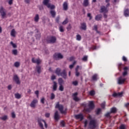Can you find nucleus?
<instances>
[{
	"label": "nucleus",
	"mask_w": 129,
	"mask_h": 129,
	"mask_svg": "<svg viewBox=\"0 0 129 129\" xmlns=\"http://www.w3.org/2000/svg\"><path fill=\"white\" fill-rule=\"evenodd\" d=\"M49 2L50 0H43V4L44 6H46L48 9H50V14L52 18H55L56 17V12L54 10L55 8V5H51L49 3Z\"/></svg>",
	"instance_id": "1"
},
{
	"label": "nucleus",
	"mask_w": 129,
	"mask_h": 129,
	"mask_svg": "<svg viewBox=\"0 0 129 129\" xmlns=\"http://www.w3.org/2000/svg\"><path fill=\"white\" fill-rule=\"evenodd\" d=\"M90 121L88 124V128L95 129L97 127V120L94 119H91L90 117Z\"/></svg>",
	"instance_id": "2"
},
{
	"label": "nucleus",
	"mask_w": 129,
	"mask_h": 129,
	"mask_svg": "<svg viewBox=\"0 0 129 129\" xmlns=\"http://www.w3.org/2000/svg\"><path fill=\"white\" fill-rule=\"evenodd\" d=\"M88 106L89 108H85L84 109V112H88L89 113L90 112H91V111H92V110L94 109V108L95 107V106L94 105V103H93V101H92L89 102Z\"/></svg>",
	"instance_id": "3"
},
{
	"label": "nucleus",
	"mask_w": 129,
	"mask_h": 129,
	"mask_svg": "<svg viewBox=\"0 0 129 129\" xmlns=\"http://www.w3.org/2000/svg\"><path fill=\"white\" fill-rule=\"evenodd\" d=\"M55 108H58L61 114H66V113H67V108H66L65 110H64V106H63L62 105L59 104V102L56 103Z\"/></svg>",
	"instance_id": "4"
},
{
	"label": "nucleus",
	"mask_w": 129,
	"mask_h": 129,
	"mask_svg": "<svg viewBox=\"0 0 129 129\" xmlns=\"http://www.w3.org/2000/svg\"><path fill=\"white\" fill-rule=\"evenodd\" d=\"M57 38L55 36H49L47 37L46 39V42L48 44H54V43H56V41Z\"/></svg>",
	"instance_id": "5"
},
{
	"label": "nucleus",
	"mask_w": 129,
	"mask_h": 129,
	"mask_svg": "<svg viewBox=\"0 0 129 129\" xmlns=\"http://www.w3.org/2000/svg\"><path fill=\"white\" fill-rule=\"evenodd\" d=\"M0 14L2 19H5V18H6L7 16V12H6V10L4 9V7H3L0 8Z\"/></svg>",
	"instance_id": "6"
},
{
	"label": "nucleus",
	"mask_w": 129,
	"mask_h": 129,
	"mask_svg": "<svg viewBox=\"0 0 129 129\" xmlns=\"http://www.w3.org/2000/svg\"><path fill=\"white\" fill-rule=\"evenodd\" d=\"M53 59H54V60H60V59H63V55L60 53H55L53 55Z\"/></svg>",
	"instance_id": "7"
},
{
	"label": "nucleus",
	"mask_w": 129,
	"mask_h": 129,
	"mask_svg": "<svg viewBox=\"0 0 129 129\" xmlns=\"http://www.w3.org/2000/svg\"><path fill=\"white\" fill-rule=\"evenodd\" d=\"M77 95H78V92H75L72 95V96L73 97V100L76 102H78V101H80V99L78 98V97H77Z\"/></svg>",
	"instance_id": "8"
},
{
	"label": "nucleus",
	"mask_w": 129,
	"mask_h": 129,
	"mask_svg": "<svg viewBox=\"0 0 129 129\" xmlns=\"http://www.w3.org/2000/svg\"><path fill=\"white\" fill-rule=\"evenodd\" d=\"M32 63H34L35 64H37V65H39V64H41L42 60H40V58L35 59V58L33 57L32 58Z\"/></svg>",
	"instance_id": "9"
},
{
	"label": "nucleus",
	"mask_w": 129,
	"mask_h": 129,
	"mask_svg": "<svg viewBox=\"0 0 129 129\" xmlns=\"http://www.w3.org/2000/svg\"><path fill=\"white\" fill-rule=\"evenodd\" d=\"M13 80L15 81L16 84L20 85L21 84V82L20 81V78L17 75H15L13 77Z\"/></svg>",
	"instance_id": "10"
},
{
	"label": "nucleus",
	"mask_w": 129,
	"mask_h": 129,
	"mask_svg": "<svg viewBox=\"0 0 129 129\" xmlns=\"http://www.w3.org/2000/svg\"><path fill=\"white\" fill-rule=\"evenodd\" d=\"M126 80V78H123L122 77H120L118 79V84H123L125 81Z\"/></svg>",
	"instance_id": "11"
},
{
	"label": "nucleus",
	"mask_w": 129,
	"mask_h": 129,
	"mask_svg": "<svg viewBox=\"0 0 129 129\" xmlns=\"http://www.w3.org/2000/svg\"><path fill=\"white\" fill-rule=\"evenodd\" d=\"M100 13H108V10L107 9V8L105 7V6H102L101 7Z\"/></svg>",
	"instance_id": "12"
},
{
	"label": "nucleus",
	"mask_w": 129,
	"mask_h": 129,
	"mask_svg": "<svg viewBox=\"0 0 129 129\" xmlns=\"http://www.w3.org/2000/svg\"><path fill=\"white\" fill-rule=\"evenodd\" d=\"M59 76H61L62 78H64V79H66V78H67V73L66 72V70H63V71L60 73Z\"/></svg>",
	"instance_id": "13"
},
{
	"label": "nucleus",
	"mask_w": 129,
	"mask_h": 129,
	"mask_svg": "<svg viewBox=\"0 0 129 129\" xmlns=\"http://www.w3.org/2000/svg\"><path fill=\"white\" fill-rule=\"evenodd\" d=\"M75 117L76 119H80L81 121L83 120V119H84V117L83 116V114H82L75 115Z\"/></svg>",
	"instance_id": "14"
},
{
	"label": "nucleus",
	"mask_w": 129,
	"mask_h": 129,
	"mask_svg": "<svg viewBox=\"0 0 129 129\" xmlns=\"http://www.w3.org/2000/svg\"><path fill=\"white\" fill-rule=\"evenodd\" d=\"M38 103V100L37 99H34L32 102L31 103L30 106H31V107L32 108H35L36 106V104Z\"/></svg>",
	"instance_id": "15"
},
{
	"label": "nucleus",
	"mask_w": 129,
	"mask_h": 129,
	"mask_svg": "<svg viewBox=\"0 0 129 129\" xmlns=\"http://www.w3.org/2000/svg\"><path fill=\"white\" fill-rule=\"evenodd\" d=\"M54 119L55 120H59L60 119V115H59V113L58 111H56L54 113Z\"/></svg>",
	"instance_id": "16"
},
{
	"label": "nucleus",
	"mask_w": 129,
	"mask_h": 129,
	"mask_svg": "<svg viewBox=\"0 0 129 129\" xmlns=\"http://www.w3.org/2000/svg\"><path fill=\"white\" fill-rule=\"evenodd\" d=\"M63 11H67L68 10V3L67 2H64L63 4Z\"/></svg>",
	"instance_id": "17"
},
{
	"label": "nucleus",
	"mask_w": 129,
	"mask_h": 129,
	"mask_svg": "<svg viewBox=\"0 0 129 129\" xmlns=\"http://www.w3.org/2000/svg\"><path fill=\"white\" fill-rule=\"evenodd\" d=\"M16 33L17 32H16V30H15V29H13L11 30L10 35L11 36H12V37H13V38H15Z\"/></svg>",
	"instance_id": "18"
},
{
	"label": "nucleus",
	"mask_w": 129,
	"mask_h": 129,
	"mask_svg": "<svg viewBox=\"0 0 129 129\" xmlns=\"http://www.w3.org/2000/svg\"><path fill=\"white\" fill-rule=\"evenodd\" d=\"M81 28L82 30H84V31H85L86 30V23H83L81 24Z\"/></svg>",
	"instance_id": "19"
},
{
	"label": "nucleus",
	"mask_w": 129,
	"mask_h": 129,
	"mask_svg": "<svg viewBox=\"0 0 129 129\" xmlns=\"http://www.w3.org/2000/svg\"><path fill=\"white\" fill-rule=\"evenodd\" d=\"M117 111V109L115 108V107H112L110 109V113H116V112Z\"/></svg>",
	"instance_id": "20"
},
{
	"label": "nucleus",
	"mask_w": 129,
	"mask_h": 129,
	"mask_svg": "<svg viewBox=\"0 0 129 129\" xmlns=\"http://www.w3.org/2000/svg\"><path fill=\"white\" fill-rule=\"evenodd\" d=\"M122 94H123L122 92H120V93H114L113 94V97H116L117 96L121 97V96H122Z\"/></svg>",
	"instance_id": "21"
},
{
	"label": "nucleus",
	"mask_w": 129,
	"mask_h": 129,
	"mask_svg": "<svg viewBox=\"0 0 129 129\" xmlns=\"http://www.w3.org/2000/svg\"><path fill=\"white\" fill-rule=\"evenodd\" d=\"M92 79L93 81H97L98 79V75L96 74H95L92 77Z\"/></svg>",
	"instance_id": "22"
},
{
	"label": "nucleus",
	"mask_w": 129,
	"mask_h": 129,
	"mask_svg": "<svg viewBox=\"0 0 129 129\" xmlns=\"http://www.w3.org/2000/svg\"><path fill=\"white\" fill-rule=\"evenodd\" d=\"M55 74L56 75H58V76H60V75L61 74V69L57 68L55 70Z\"/></svg>",
	"instance_id": "23"
},
{
	"label": "nucleus",
	"mask_w": 129,
	"mask_h": 129,
	"mask_svg": "<svg viewBox=\"0 0 129 129\" xmlns=\"http://www.w3.org/2000/svg\"><path fill=\"white\" fill-rule=\"evenodd\" d=\"M53 91H56V90H57V83L55 81H53Z\"/></svg>",
	"instance_id": "24"
},
{
	"label": "nucleus",
	"mask_w": 129,
	"mask_h": 129,
	"mask_svg": "<svg viewBox=\"0 0 129 129\" xmlns=\"http://www.w3.org/2000/svg\"><path fill=\"white\" fill-rule=\"evenodd\" d=\"M58 83L59 85H63V83H64V81L63 79L60 78L58 79Z\"/></svg>",
	"instance_id": "25"
},
{
	"label": "nucleus",
	"mask_w": 129,
	"mask_h": 129,
	"mask_svg": "<svg viewBox=\"0 0 129 129\" xmlns=\"http://www.w3.org/2000/svg\"><path fill=\"white\" fill-rule=\"evenodd\" d=\"M124 16L125 17H129V10L128 9H125L124 11Z\"/></svg>",
	"instance_id": "26"
},
{
	"label": "nucleus",
	"mask_w": 129,
	"mask_h": 129,
	"mask_svg": "<svg viewBox=\"0 0 129 129\" xmlns=\"http://www.w3.org/2000/svg\"><path fill=\"white\" fill-rule=\"evenodd\" d=\"M102 16L101 15H97L95 18L96 21H100Z\"/></svg>",
	"instance_id": "27"
},
{
	"label": "nucleus",
	"mask_w": 129,
	"mask_h": 129,
	"mask_svg": "<svg viewBox=\"0 0 129 129\" xmlns=\"http://www.w3.org/2000/svg\"><path fill=\"white\" fill-rule=\"evenodd\" d=\"M36 69L37 71V73H38V74H40V73H41V66H37L36 67Z\"/></svg>",
	"instance_id": "28"
},
{
	"label": "nucleus",
	"mask_w": 129,
	"mask_h": 129,
	"mask_svg": "<svg viewBox=\"0 0 129 129\" xmlns=\"http://www.w3.org/2000/svg\"><path fill=\"white\" fill-rule=\"evenodd\" d=\"M38 120H41V123H42V122H44L45 128H47V127H48V125L47 124L46 121L42 119H38Z\"/></svg>",
	"instance_id": "29"
},
{
	"label": "nucleus",
	"mask_w": 129,
	"mask_h": 129,
	"mask_svg": "<svg viewBox=\"0 0 129 129\" xmlns=\"http://www.w3.org/2000/svg\"><path fill=\"white\" fill-rule=\"evenodd\" d=\"M39 19L40 18L39 17V14H36L34 17V22L38 23V22H39Z\"/></svg>",
	"instance_id": "30"
},
{
	"label": "nucleus",
	"mask_w": 129,
	"mask_h": 129,
	"mask_svg": "<svg viewBox=\"0 0 129 129\" xmlns=\"http://www.w3.org/2000/svg\"><path fill=\"white\" fill-rule=\"evenodd\" d=\"M89 5V2L88 0H84L83 6L84 7H88Z\"/></svg>",
	"instance_id": "31"
},
{
	"label": "nucleus",
	"mask_w": 129,
	"mask_h": 129,
	"mask_svg": "<svg viewBox=\"0 0 129 129\" xmlns=\"http://www.w3.org/2000/svg\"><path fill=\"white\" fill-rule=\"evenodd\" d=\"M15 98H17V99H20L22 97V96L19 93L15 94Z\"/></svg>",
	"instance_id": "32"
},
{
	"label": "nucleus",
	"mask_w": 129,
	"mask_h": 129,
	"mask_svg": "<svg viewBox=\"0 0 129 129\" xmlns=\"http://www.w3.org/2000/svg\"><path fill=\"white\" fill-rule=\"evenodd\" d=\"M38 122L40 127L41 129H45L44 128V126L43 125V123H41V120H38Z\"/></svg>",
	"instance_id": "33"
},
{
	"label": "nucleus",
	"mask_w": 129,
	"mask_h": 129,
	"mask_svg": "<svg viewBox=\"0 0 129 129\" xmlns=\"http://www.w3.org/2000/svg\"><path fill=\"white\" fill-rule=\"evenodd\" d=\"M82 60L84 62H86V61L88 60V56H87V55L84 56V57L82 58Z\"/></svg>",
	"instance_id": "34"
},
{
	"label": "nucleus",
	"mask_w": 129,
	"mask_h": 129,
	"mask_svg": "<svg viewBox=\"0 0 129 129\" xmlns=\"http://www.w3.org/2000/svg\"><path fill=\"white\" fill-rule=\"evenodd\" d=\"M20 62L19 61H16L14 63V66L15 67H16L17 68H18V67H20Z\"/></svg>",
	"instance_id": "35"
},
{
	"label": "nucleus",
	"mask_w": 129,
	"mask_h": 129,
	"mask_svg": "<svg viewBox=\"0 0 129 129\" xmlns=\"http://www.w3.org/2000/svg\"><path fill=\"white\" fill-rule=\"evenodd\" d=\"M59 91H64V87H63V85H59Z\"/></svg>",
	"instance_id": "36"
},
{
	"label": "nucleus",
	"mask_w": 129,
	"mask_h": 129,
	"mask_svg": "<svg viewBox=\"0 0 129 129\" xmlns=\"http://www.w3.org/2000/svg\"><path fill=\"white\" fill-rule=\"evenodd\" d=\"M76 40L77 41H81V36L79 34H78L76 36Z\"/></svg>",
	"instance_id": "37"
},
{
	"label": "nucleus",
	"mask_w": 129,
	"mask_h": 129,
	"mask_svg": "<svg viewBox=\"0 0 129 129\" xmlns=\"http://www.w3.org/2000/svg\"><path fill=\"white\" fill-rule=\"evenodd\" d=\"M100 112H101V108H98L96 110V114L98 115L99 114V113H100Z\"/></svg>",
	"instance_id": "38"
},
{
	"label": "nucleus",
	"mask_w": 129,
	"mask_h": 129,
	"mask_svg": "<svg viewBox=\"0 0 129 129\" xmlns=\"http://www.w3.org/2000/svg\"><path fill=\"white\" fill-rule=\"evenodd\" d=\"M0 118H1L2 120H7V119H8V116H7V115H4L3 117H0Z\"/></svg>",
	"instance_id": "39"
},
{
	"label": "nucleus",
	"mask_w": 129,
	"mask_h": 129,
	"mask_svg": "<svg viewBox=\"0 0 129 129\" xmlns=\"http://www.w3.org/2000/svg\"><path fill=\"white\" fill-rule=\"evenodd\" d=\"M126 127V125L125 124H122L120 125L119 129H125Z\"/></svg>",
	"instance_id": "40"
},
{
	"label": "nucleus",
	"mask_w": 129,
	"mask_h": 129,
	"mask_svg": "<svg viewBox=\"0 0 129 129\" xmlns=\"http://www.w3.org/2000/svg\"><path fill=\"white\" fill-rule=\"evenodd\" d=\"M89 94L91 95V96H93L95 95V91L91 90V91H90Z\"/></svg>",
	"instance_id": "41"
},
{
	"label": "nucleus",
	"mask_w": 129,
	"mask_h": 129,
	"mask_svg": "<svg viewBox=\"0 0 129 129\" xmlns=\"http://www.w3.org/2000/svg\"><path fill=\"white\" fill-rule=\"evenodd\" d=\"M12 53L14 55H15V56H16V55H18V50L17 49H14L12 51Z\"/></svg>",
	"instance_id": "42"
},
{
	"label": "nucleus",
	"mask_w": 129,
	"mask_h": 129,
	"mask_svg": "<svg viewBox=\"0 0 129 129\" xmlns=\"http://www.w3.org/2000/svg\"><path fill=\"white\" fill-rule=\"evenodd\" d=\"M67 24H68V18H66L62 23V25H67Z\"/></svg>",
	"instance_id": "43"
},
{
	"label": "nucleus",
	"mask_w": 129,
	"mask_h": 129,
	"mask_svg": "<svg viewBox=\"0 0 129 129\" xmlns=\"http://www.w3.org/2000/svg\"><path fill=\"white\" fill-rule=\"evenodd\" d=\"M76 64V61H74L72 64L70 65L69 68L72 69L74 67V65Z\"/></svg>",
	"instance_id": "44"
},
{
	"label": "nucleus",
	"mask_w": 129,
	"mask_h": 129,
	"mask_svg": "<svg viewBox=\"0 0 129 129\" xmlns=\"http://www.w3.org/2000/svg\"><path fill=\"white\" fill-rule=\"evenodd\" d=\"M59 29L60 32H61V33H63V32H64V29L63 28V26H59Z\"/></svg>",
	"instance_id": "45"
},
{
	"label": "nucleus",
	"mask_w": 129,
	"mask_h": 129,
	"mask_svg": "<svg viewBox=\"0 0 129 129\" xmlns=\"http://www.w3.org/2000/svg\"><path fill=\"white\" fill-rule=\"evenodd\" d=\"M10 44L12 45L13 48H17V45H16V44L14 43L13 41H11L10 42Z\"/></svg>",
	"instance_id": "46"
},
{
	"label": "nucleus",
	"mask_w": 129,
	"mask_h": 129,
	"mask_svg": "<svg viewBox=\"0 0 129 129\" xmlns=\"http://www.w3.org/2000/svg\"><path fill=\"white\" fill-rule=\"evenodd\" d=\"M55 99V94H54V93H52L51 94V96H50V99L53 100Z\"/></svg>",
	"instance_id": "47"
},
{
	"label": "nucleus",
	"mask_w": 129,
	"mask_h": 129,
	"mask_svg": "<svg viewBox=\"0 0 129 129\" xmlns=\"http://www.w3.org/2000/svg\"><path fill=\"white\" fill-rule=\"evenodd\" d=\"M73 84L75 86H77V85H78V82H77V81H73Z\"/></svg>",
	"instance_id": "48"
},
{
	"label": "nucleus",
	"mask_w": 129,
	"mask_h": 129,
	"mask_svg": "<svg viewBox=\"0 0 129 129\" xmlns=\"http://www.w3.org/2000/svg\"><path fill=\"white\" fill-rule=\"evenodd\" d=\"M60 125L62 127H64V126H65V122H64V121H61L60 122Z\"/></svg>",
	"instance_id": "49"
},
{
	"label": "nucleus",
	"mask_w": 129,
	"mask_h": 129,
	"mask_svg": "<svg viewBox=\"0 0 129 129\" xmlns=\"http://www.w3.org/2000/svg\"><path fill=\"white\" fill-rule=\"evenodd\" d=\"M101 107H102V108H105V102H104L101 104Z\"/></svg>",
	"instance_id": "50"
},
{
	"label": "nucleus",
	"mask_w": 129,
	"mask_h": 129,
	"mask_svg": "<svg viewBox=\"0 0 129 129\" xmlns=\"http://www.w3.org/2000/svg\"><path fill=\"white\" fill-rule=\"evenodd\" d=\"M110 113H111L110 112H107L105 114V116H106V117H109V116H110Z\"/></svg>",
	"instance_id": "51"
},
{
	"label": "nucleus",
	"mask_w": 129,
	"mask_h": 129,
	"mask_svg": "<svg viewBox=\"0 0 129 129\" xmlns=\"http://www.w3.org/2000/svg\"><path fill=\"white\" fill-rule=\"evenodd\" d=\"M39 9L40 11H42V10H44V7H43V5H40L38 6Z\"/></svg>",
	"instance_id": "52"
},
{
	"label": "nucleus",
	"mask_w": 129,
	"mask_h": 129,
	"mask_svg": "<svg viewBox=\"0 0 129 129\" xmlns=\"http://www.w3.org/2000/svg\"><path fill=\"white\" fill-rule=\"evenodd\" d=\"M122 60L124 61V62H127V58L125 57V56H122Z\"/></svg>",
	"instance_id": "53"
},
{
	"label": "nucleus",
	"mask_w": 129,
	"mask_h": 129,
	"mask_svg": "<svg viewBox=\"0 0 129 129\" xmlns=\"http://www.w3.org/2000/svg\"><path fill=\"white\" fill-rule=\"evenodd\" d=\"M87 17H88V18H90V20H91V19H92V16H91V14L90 13H88Z\"/></svg>",
	"instance_id": "54"
},
{
	"label": "nucleus",
	"mask_w": 129,
	"mask_h": 129,
	"mask_svg": "<svg viewBox=\"0 0 129 129\" xmlns=\"http://www.w3.org/2000/svg\"><path fill=\"white\" fill-rule=\"evenodd\" d=\"M124 107H126L127 109H128L129 107V103H126L124 104Z\"/></svg>",
	"instance_id": "55"
},
{
	"label": "nucleus",
	"mask_w": 129,
	"mask_h": 129,
	"mask_svg": "<svg viewBox=\"0 0 129 129\" xmlns=\"http://www.w3.org/2000/svg\"><path fill=\"white\" fill-rule=\"evenodd\" d=\"M40 101H41V103H42V104H44L45 103V98H42L41 99Z\"/></svg>",
	"instance_id": "56"
},
{
	"label": "nucleus",
	"mask_w": 129,
	"mask_h": 129,
	"mask_svg": "<svg viewBox=\"0 0 129 129\" xmlns=\"http://www.w3.org/2000/svg\"><path fill=\"white\" fill-rule=\"evenodd\" d=\"M71 28H72L71 25L69 24L68 25V26L67 27V29L68 31H69V30H71Z\"/></svg>",
	"instance_id": "57"
},
{
	"label": "nucleus",
	"mask_w": 129,
	"mask_h": 129,
	"mask_svg": "<svg viewBox=\"0 0 129 129\" xmlns=\"http://www.w3.org/2000/svg\"><path fill=\"white\" fill-rule=\"evenodd\" d=\"M12 117L13 118H16V114H15V112H13L12 113Z\"/></svg>",
	"instance_id": "58"
},
{
	"label": "nucleus",
	"mask_w": 129,
	"mask_h": 129,
	"mask_svg": "<svg viewBox=\"0 0 129 129\" xmlns=\"http://www.w3.org/2000/svg\"><path fill=\"white\" fill-rule=\"evenodd\" d=\"M51 80H55L56 79V76L55 75H52L51 77Z\"/></svg>",
	"instance_id": "59"
},
{
	"label": "nucleus",
	"mask_w": 129,
	"mask_h": 129,
	"mask_svg": "<svg viewBox=\"0 0 129 129\" xmlns=\"http://www.w3.org/2000/svg\"><path fill=\"white\" fill-rule=\"evenodd\" d=\"M36 39L37 40H39V39H40V38H41V35L40 34H37V35H36Z\"/></svg>",
	"instance_id": "60"
},
{
	"label": "nucleus",
	"mask_w": 129,
	"mask_h": 129,
	"mask_svg": "<svg viewBox=\"0 0 129 129\" xmlns=\"http://www.w3.org/2000/svg\"><path fill=\"white\" fill-rule=\"evenodd\" d=\"M45 117H50V113H46L45 114Z\"/></svg>",
	"instance_id": "61"
},
{
	"label": "nucleus",
	"mask_w": 129,
	"mask_h": 129,
	"mask_svg": "<svg viewBox=\"0 0 129 129\" xmlns=\"http://www.w3.org/2000/svg\"><path fill=\"white\" fill-rule=\"evenodd\" d=\"M35 94L37 95V97H39V91L37 90L35 92Z\"/></svg>",
	"instance_id": "62"
},
{
	"label": "nucleus",
	"mask_w": 129,
	"mask_h": 129,
	"mask_svg": "<svg viewBox=\"0 0 129 129\" xmlns=\"http://www.w3.org/2000/svg\"><path fill=\"white\" fill-rule=\"evenodd\" d=\"M87 123H88L87 120H86L84 122V127H86V126H87Z\"/></svg>",
	"instance_id": "63"
},
{
	"label": "nucleus",
	"mask_w": 129,
	"mask_h": 129,
	"mask_svg": "<svg viewBox=\"0 0 129 129\" xmlns=\"http://www.w3.org/2000/svg\"><path fill=\"white\" fill-rule=\"evenodd\" d=\"M93 30H94L95 31H97V25H95L94 26Z\"/></svg>",
	"instance_id": "64"
}]
</instances>
